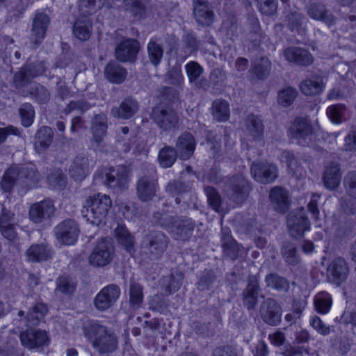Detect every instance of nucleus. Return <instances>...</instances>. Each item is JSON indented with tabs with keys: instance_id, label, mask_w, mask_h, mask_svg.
I'll list each match as a JSON object with an SVG mask.
<instances>
[{
	"instance_id": "nucleus-9",
	"label": "nucleus",
	"mask_w": 356,
	"mask_h": 356,
	"mask_svg": "<svg viewBox=\"0 0 356 356\" xmlns=\"http://www.w3.org/2000/svg\"><path fill=\"white\" fill-rule=\"evenodd\" d=\"M287 227L290 234L295 238L302 236L309 229L310 223L304 208L291 211L287 218Z\"/></svg>"
},
{
	"instance_id": "nucleus-7",
	"label": "nucleus",
	"mask_w": 356,
	"mask_h": 356,
	"mask_svg": "<svg viewBox=\"0 0 356 356\" xmlns=\"http://www.w3.org/2000/svg\"><path fill=\"white\" fill-rule=\"evenodd\" d=\"M47 67L44 61L36 60L25 64L23 67L14 74V84L16 88H22L33 78L42 75Z\"/></svg>"
},
{
	"instance_id": "nucleus-49",
	"label": "nucleus",
	"mask_w": 356,
	"mask_h": 356,
	"mask_svg": "<svg viewBox=\"0 0 356 356\" xmlns=\"http://www.w3.org/2000/svg\"><path fill=\"white\" fill-rule=\"evenodd\" d=\"M270 67L271 63L270 60L266 57H262L253 65L250 71L254 73L258 79H261L266 78L269 74Z\"/></svg>"
},
{
	"instance_id": "nucleus-17",
	"label": "nucleus",
	"mask_w": 356,
	"mask_h": 356,
	"mask_svg": "<svg viewBox=\"0 0 356 356\" xmlns=\"http://www.w3.org/2000/svg\"><path fill=\"white\" fill-rule=\"evenodd\" d=\"M105 184L115 192L122 191L127 186V171L124 166L111 167L105 175Z\"/></svg>"
},
{
	"instance_id": "nucleus-29",
	"label": "nucleus",
	"mask_w": 356,
	"mask_h": 356,
	"mask_svg": "<svg viewBox=\"0 0 356 356\" xmlns=\"http://www.w3.org/2000/svg\"><path fill=\"white\" fill-rule=\"evenodd\" d=\"M90 169L88 159L83 154H79L74 158L70 167L69 172L74 180L81 181L88 175Z\"/></svg>"
},
{
	"instance_id": "nucleus-33",
	"label": "nucleus",
	"mask_w": 356,
	"mask_h": 356,
	"mask_svg": "<svg viewBox=\"0 0 356 356\" xmlns=\"http://www.w3.org/2000/svg\"><path fill=\"white\" fill-rule=\"evenodd\" d=\"M105 78L112 83L120 84L126 79L127 70L115 61L109 62L104 68Z\"/></svg>"
},
{
	"instance_id": "nucleus-48",
	"label": "nucleus",
	"mask_w": 356,
	"mask_h": 356,
	"mask_svg": "<svg viewBox=\"0 0 356 356\" xmlns=\"http://www.w3.org/2000/svg\"><path fill=\"white\" fill-rule=\"evenodd\" d=\"M314 306L317 312L327 313L332 306L331 295L324 291L318 293L314 298Z\"/></svg>"
},
{
	"instance_id": "nucleus-51",
	"label": "nucleus",
	"mask_w": 356,
	"mask_h": 356,
	"mask_svg": "<svg viewBox=\"0 0 356 356\" xmlns=\"http://www.w3.org/2000/svg\"><path fill=\"white\" fill-rule=\"evenodd\" d=\"M348 273L349 268L344 259L342 257L335 259V284L339 285L345 281Z\"/></svg>"
},
{
	"instance_id": "nucleus-28",
	"label": "nucleus",
	"mask_w": 356,
	"mask_h": 356,
	"mask_svg": "<svg viewBox=\"0 0 356 356\" xmlns=\"http://www.w3.org/2000/svg\"><path fill=\"white\" fill-rule=\"evenodd\" d=\"M220 241L224 255L235 260L238 257L241 246L234 239L228 229H222Z\"/></svg>"
},
{
	"instance_id": "nucleus-52",
	"label": "nucleus",
	"mask_w": 356,
	"mask_h": 356,
	"mask_svg": "<svg viewBox=\"0 0 356 356\" xmlns=\"http://www.w3.org/2000/svg\"><path fill=\"white\" fill-rule=\"evenodd\" d=\"M19 113L21 118L22 124L24 127H29L33 124L35 110L30 103L23 104L19 109Z\"/></svg>"
},
{
	"instance_id": "nucleus-59",
	"label": "nucleus",
	"mask_w": 356,
	"mask_h": 356,
	"mask_svg": "<svg viewBox=\"0 0 356 356\" xmlns=\"http://www.w3.org/2000/svg\"><path fill=\"white\" fill-rule=\"evenodd\" d=\"M154 219L156 223L159 224L161 227L165 228L170 232L171 229L174 227L177 220L168 213H161L156 212L154 214Z\"/></svg>"
},
{
	"instance_id": "nucleus-5",
	"label": "nucleus",
	"mask_w": 356,
	"mask_h": 356,
	"mask_svg": "<svg viewBox=\"0 0 356 356\" xmlns=\"http://www.w3.org/2000/svg\"><path fill=\"white\" fill-rule=\"evenodd\" d=\"M108 131V118L100 113L95 114L91 120L90 132L92 137L90 140V147L95 151L104 152L107 145L105 138Z\"/></svg>"
},
{
	"instance_id": "nucleus-30",
	"label": "nucleus",
	"mask_w": 356,
	"mask_h": 356,
	"mask_svg": "<svg viewBox=\"0 0 356 356\" xmlns=\"http://www.w3.org/2000/svg\"><path fill=\"white\" fill-rule=\"evenodd\" d=\"M193 13L196 21L202 26L210 25L213 20V13L209 9L208 0H193Z\"/></svg>"
},
{
	"instance_id": "nucleus-41",
	"label": "nucleus",
	"mask_w": 356,
	"mask_h": 356,
	"mask_svg": "<svg viewBox=\"0 0 356 356\" xmlns=\"http://www.w3.org/2000/svg\"><path fill=\"white\" fill-rule=\"evenodd\" d=\"M300 88L305 95H314L321 93L323 88V78L320 76H314L303 81Z\"/></svg>"
},
{
	"instance_id": "nucleus-42",
	"label": "nucleus",
	"mask_w": 356,
	"mask_h": 356,
	"mask_svg": "<svg viewBox=\"0 0 356 356\" xmlns=\"http://www.w3.org/2000/svg\"><path fill=\"white\" fill-rule=\"evenodd\" d=\"M47 312V307L43 303H37L25 317V323L28 327L39 325Z\"/></svg>"
},
{
	"instance_id": "nucleus-18",
	"label": "nucleus",
	"mask_w": 356,
	"mask_h": 356,
	"mask_svg": "<svg viewBox=\"0 0 356 356\" xmlns=\"http://www.w3.org/2000/svg\"><path fill=\"white\" fill-rule=\"evenodd\" d=\"M140 49V43L136 39H125L115 48V57L120 62H135Z\"/></svg>"
},
{
	"instance_id": "nucleus-15",
	"label": "nucleus",
	"mask_w": 356,
	"mask_h": 356,
	"mask_svg": "<svg viewBox=\"0 0 356 356\" xmlns=\"http://www.w3.org/2000/svg\"><path fill=\"white\" fill-rule=\"evenodd\" d=\"M18 177V185L22 188L31 189L36 187L42 177L34 165L29 164L14 167Z\"/></svg>"
},
{
	"instance_id": "nucleus-35",
	"label": "nucleus",
	"mask_w": 356,
	"mask_h": 356,
	"mask_svg": "<svg viewBox=\"0 0 356 356\" xmlns=\"http://www.w3.org/2000/svg\"><path fill=\"white\" fill-rule=\"evenodd\" d=\"M160 41V38L153 36L147 44L148 58L155 67H157L161 63L163 57L164 49Z\"/></svg>"
},
{
	"instance_id": "nucleus-37",
	"label": "nucleus",
	"mask_w": 356,
	"mask_h": 356,
	"mask_svg": "<svg viewBox=\"0 0 356 356\" xmlns=\"http://www.w3.org/2000/svg\"><path fill=\"white\" fill-rule=\"evenodd\" d=\"M211 115L217 122H226L230 115L229 104L224 99H215L211 108Z\"/></svg>"
},
{
	"instance_id": "nucleus-50",
	"label": "nucleus",
	"mask_w": 356,
	"mask_h": 356,
	"mask_svg": "<svg viewBox=\"0 0 356 356\" xmlns=\"http://www.w3.org/2000/svg\"><path fill=\"white\" fill-rule=\"evenodd\" d=\"M29 93L33 99L39 104H45L50 99L48 90L40 84H34L30 88Z\"/></svg>"
},
{
	"instance_id": "nucleus-1",
	"label": "nucleus",
	"mask_w": 356,
	"mask_h": 356,
	"mask_svg": "<svg viewBox=\"0 0 356 356\" xmlns=\"http://www.w3.org/2000/svg\"><path fill=\"white\" fill-rule=\"evenodd\" d=\"M84 334L99 353H111L118 348L115 334L97 321H90L84 328Z\"/></svg>"
},
{
	"instance_id": "nucleus-54",
	"label": "nucleus",
	"mask_w": 356,
	"mask_h": 356,
	"mask_svg": "<svg viewBox=\"0 0 356 356\" xmlns=\"http://www.w3.org/2000/svg\"><path fill=\"white\" fill-rule=\"evenodd\" d=\"M91 108L90 104L86 99L72 100L67 105L65 108V113L69 114L76 111L80 114H83Z\"/></svg>"
},
{
	"instance_id": "nucleus-25",
	"label": "nucleus",
	"mask_w": 356,
	"mask_h": 356,
	"mask_svg": "<svg viewBox=\"0 0 356 356\" xmlns=\"http://www.w3.org/2000/svg\"><path fill=\"white\" fill-rule=\"evenodd\" d=\"M285 59L296 65L309 66L314 63V58L310 52L303 48L290 47L284 50Z\"/></svg>"
},
{
	"instance_id": "nucleus-8",
	"label": "nucleus",
	"mask_w": 356,
	"mask_h": 356,
	"mask_svg": "<svg viewBox=\"0 0 356 356\" xmlns=\"http://www.w3.org/2000/svg\"><path fill=\"white\" fill-rule=\"evenodd\" d=\"M54 234L60 243L67 245H73L76 242L79 236V225L74 220H65L54 227Z\"/></svg>"
},
{
	"instance_id": "nucleus-44",
	"label": "nucleus",
	"mask_w": 356,
	"mask_h": 356,
	"mask_svg": "<svg viewBox=\"0 0 356 356\" xmlns=\"http://www.w3.org/2000/svg\"><path fill=\"white\" fill-rule=\"evenodd\" d=\"M115 236L118 242L129 253L134 250V238L123 226L118 225L115 229Z\"/></svg>"
},
{
	"instance_id": "nucleus-20",
	"label": "nucleus",
	"mask_w": 356,
	"mask_h": 356,
	"mask_svg": "<svg viewBox=\"0 0 356 356\" xmlns=\"http://www.w3.org/2000/svg\"><path fill=\"white\" fill-rule=\"evenodd\" d=\"M261 291L259 278L257 275H250L248 284L242 293L243 306L248 310L254 309L258 304V296Z\"/></svg>"
},
{
	"instance_id": "nucleus-10",
	"label": "nucleus",
	"mask_w": 356,
	"mask_h": 356,
	"mask_svg": "<svg viewBox=\"0 0 356 356\" xmlns=\"http://www.w3.org/2000/svg\"><path fill=\"white\" fill-rule=\"evenodd\" d=\"M292 138L302 146L309 145L313 138V128L305 118H297L290 128Z\"/></svg>"
},
{
	"instance_id": "nucleus-40",
	"label": "nucleus",
	"mask_w": 356,
	"mask_h": 356,
	"mask_svg": "<svg viewBox=\"0 0 356 356\" xmlns=\"http://www.w3.org/2000/svg\"><path fill=\"white\" fill-rule=\"evenodd\" d=\"M308 15L316 20L324 22L328 26L332 24V16L321 3H311L307 10Z\"/></svg>"
},
{
	"instance_id": "nucleus-16",
	"label": "nucleus",
	"mask_w": 356,
	"mask_h": 356,
	"mask_svg": "<svg viewBox=\"0 0 356 356\" xmlns=\"http://www.w3.org/2000/svg\"><path fill=\"white\" fill-rule=\"evenodd\" d=\"M250 170L253 178L261 184H270L274 181L278 175L277 168L268 162H254Z\"/></svg>"
},
{
	"instance_id": "nucleus-14",
	"label": "nucleus",
	"mask_w": 356,
	"mask_h": 356,
	"mask_svg": "<svg viewBox=\"0 0 356 356\" xmlns=\"http://www.w3.org/2000/svg\"><path fill=\"white\" fill-rule=\"evenodd\" d=\"M259 314L263 321L269 325L276 326L281 322L282 308L274 298H268L261 302Z\"/></svg>"
},
{
	"instance_id": "nucleus-57",
	"label": "nucleus",
	"mask_w": 356,
	"mask_h": 356,
	"mask_svg": "<svg viewBox=\"0 0 356 356\" xmlns=\"http://www.w3.org/2000/svg\"><path fill=\"white\" fill-rule=\"evenodd\" d=\"M257 6L261 14L273 16L277 13V2L275 0H258Z\"/></svg>"
},
{
	"instance_id": "nucleus-64",
	"label": "nucleus",
	"mask_w": 356,
	"mask_h": 356,
	"mask_svg": "<svg viewBox=\"0 0 356 356\" xmlns=\"http://www.w3.org/2000/svg\"><path fill=\"white\" fill-rule=\"evenodd\" d=\"M215 275L211 270L204 271L197 282V289L200 291L209 290L213 285Z\"/></svg>"
},
{
	"instance_id": "nucleus-26",
	"label": "nucleus",
	"mask_w": 356,
	"mask_h": 356,
	"mask_svg": "<svg viewBox=\"0 0 356 356\" xmlns=\"http://www.w3.org/2000/svg\"><path fill=\"white\" fill-rule=\"evenodd\" d=\"M139 110L138 102L131 97L124 98L119 106L113 107L111 113L115 118L122 120L131 118Z\"/></svg>"
},
{
	"instance_id": "nucleus-19",
	"label": "nucleus",
	"mask_w": 356,
	"mask_h": 356,
	"mask_svg": "<svg viewBox=\"0 0 356 356\" xmlns=\"http://www.w3.org/2000/svg\"><path fill=\"white\" fill-rule=\"evenodd\" d=\"M50 24L49 17L44 12L38 11L32 21L31 41L36 46L44 40Z\"/></svg>"
},
{
	"instance_id": "nucleus-31",
	"label": "nucleus",
	"mask_w": 356,
	"mask_h": 356,
	"mask_svg": "<svg viewBox=\"0 0 356 356\" xmlns=\"http://www.w3.org/2000/svg\"><path fill=\"white\" fill-rule=\"evenodd\" d=\"M54 138V131L48 126H42L35 134L34 147L38 153L44 152L51 145Z\"/></svg>"
},
{
	"instance_id": "nucleus-38",
	"label": "nucleus",
	"mask_w": 356,
	"mask_h": 356,
	"mask_svg": "<svg viewBox=\"0 0 356 356\" xmlns=\"http://www.w3.org/2000/svg\"><path fill=\"white\" fill-rule=\"evenodd\" d=\"M281 254L285 263L291 266H296L301 262V257L297 245L292 242L284 243L281 248Z\"/></svg>"
},
{
	"instance_id": "nucleus-27",
	"label": "nucleus",
	"mask_w": 356,
	"mask_h": 356,
	"mask_svg": "<svg viewBox=\"0 0 356 356\" xmlns=\"http://www.w3.org/2000/svg\"><path fill=\"white\" fill-rule=\"evenodd\" d=\"M195 145L193 136L188 132H184L177 138L175 149L181 159L188 160L193 154Z\"/></svg>"
},
{
	"instance_id": "nucleus-56",
	"label": "nucleus",
	"mask_w": 356,
	"mask_h": 356,
	"mask_svg": "<svg viewBox=\"0 0 356 356\" xmlns=\"http://www.w3.org/2000/svg\"><path fill=\"white\" fill-rule=\"evenodd\" d=\"M287 26L292 32H298L303 24L304 17L298 12H291L286 16Z\"/></svg>"
},
{
	"instance_id": "nucleus-22",
	"label": "nucleus",
	"mask_w": 356,
	"mask_h": 356,
	"mask_svg": "<svg viewBox=\"0 0 356 356\" xmlns=\"http://www.w3.org/2000/svg\"><path fill=\"white\" fill-rule=\"evenodd\" d=\"M167 244V238L164 234L161 232H153L144 237L141 245L158 257L165 251Z\"/></svg>"
},
{
	"instance_id": "nucleus-24",
	"label": "nucleus",
	"mask_w": 356,
	"mask_h": 356,
	"mask_svg": "<svg viewBox=\"0 0 356 356\" xmlns=\"http://www.w3.org/2000/svg\"><path fill=\"white\" fill-rule=\"evenodd\" d=\"M20 341L25 348L33 349L44 346L49 341L45 331L27 330L19 335Z\"/></svg>"
},
{
	"instance_id": "nucleus-62",
	"label": "nucleus",
	"mask_w": 356,
	"mask_h": 356,
	"mask_svg": "<svg viewBox=\"0 0 356 356\" xmlns=\"http://www.w3.org/2000/svg\"><path fill=\"white\" fill-rule=\"evenodd\" d=\"M75 289V284L72 280L65 276H60L56 280V290L63 293H72Z\"/></svg>"
},
{
	"instance_id": "nucleus-13",
	"label": "nucleus",
	"mask_w": 356,
	"mask_h": 356,
	"mask_svg": "<svg viewBox=\"0 0 356 356\" xmlns=\"http://www.w3.org/2000/svg\"><path fill=\"white\" fill-rule=\"evenodd\" d=\"M120 295V287L114 284L104 286L94 299L95 307L99 311H105L111 307Z\"/></svg>"
},
{
	"instance_id": "nucleus-6",
	"label": "nucleus",
	"mask_w": 356,
	"mask_h": 356,
	"mask_svg": "<svg viewBox=\"0 0 356 356\" xmlns=\"http://www.w3.org/2000/svg\"><path fill=\"white\" fill-rule=\"evenodd\" d=\"M115 254V248L110 238L97 241L89 256V263L94 266L104 267L109 264Z\"/></svg>"
},
{
	"instance_id": "nucleus-23",
	"label": "nucleus",
	"mask_w": 356,
	"mask_h": 356,
	"mask_svg": "<svg viewBox=\"0 0 356 356\" xmlns=\"http://www.w3.org/2000/svg\"><path fill=\"white\" fill-rule=\"evenodd\" d=\"M264 125L259 116L251 114L246 117L243 131L248 140L261 141L264 138Z\"/></svg>"
},
{
	"instance_id": "nucleus-34",
	"label": "nucleus",
	"mask_w": 356,
	"mask_h": 356,
	"mask_svg": "<svg viewBox=\"0 0 356 356\" xmlns=\"http://www.w3.org/2000/svg\"><path fill=\"white\" fill-rule=\"evenodd\" d=\"M270 200L276 211L284 213L289 209L287 191L281 187H274L270 192Z\"/></svg>"
},
{
	"instance_id": "nucleus-45",
	"label": "nucleus",
	"mask_w": 356,
	"mask_h": 356,
	"mask_svg": "<svg viewBox=\"0 0 356 356\" xmlns=\"http://www.w3.org/2000/svg\"><path fill=\"white\" fill-rule=\"evenodd\" d=\"M191 190V186L180 181L174 180L170 182L165 188L166 192L171 196H177L175 202L179 204L181 202V197L184 193H186Z\"/></svg>"
},
{
	"instance_id": "nucleus-63",
	"label": "nucleus",
	"mask_w": 356,
	"mask_h": 356,
	"mask_svg": "<svg viewBox=\"0 0 356 356\" xmlns=\"http://www.w3.org/2000/svg\"><path fill=\"white\" fill-rule=\"evenodd\" d=\"M204 192L207 197V200L211 207L217 211L220 207L221 199L218 192L211 186H206Z\"/></svg>"
},
{
	"instance_id": "nucleus-36",
	"label": "nucleus",
	"mask_w": 356,
	"mask_h": 356,
	"mask_svg": "<svg viewBox=\"0 0 356 356\" xmlns=\"http://www.w3.org/2000/svg\"><path fill=\"white\" fill-rule=\"evenodd\" d=\"M195 222L191 220H177L170 232L177 240L186 241L192 235Z\"/></svg>"
},
{
	"instance_id": "nucleus-60",
	"label": "nucleus",
	"mask_w": 356,
	"mask_h": 356,
	"mask_svg": "<svg viewBox=\"0 0 356 356\" xmlns=\"http://www.w3.org/2000/svg\"><path fill=\"white\" fill-rule=\"evenodd\" d=\"M183 42L186 50V56L190 55L198 50L200 42L196 39L192 33H188L183 37Z\"/></svg>"
},
{
	"instance_id": "nucleus-2",
	"label": "nucleus",
	"mask_w": 356,
	"mask_h": 356,
	"mask_svg": "<svg viewBox=\"0 0 356 356\" xmlns=\"http://www.w3.org/2000/svg\"><path fill=\"white\" fill-rule=\"evenodd\" d=\"M108 0H82L79 5V11L82 15L74 22L73 33L82 41L88 40L92 30V20L88 15L95 13L98 10L106 6Z\"/></svg>"
},
{
	"instance_id": "nucleus-11",
	"label": "nucleus",
	"mask_w": 356,
	"mask_h": 356,
	"mask_svg": "<svg viewBox=\"0 0 356 356\" xmlns=\"http://www.w3.org/2000/svg\"><path fill=\"white\" fill-rule=\"evenodd\" d=\"M152 119L159 128L164 131L175 129L179 121L178 115L172 108L162 106L153 109Z\"/></svg>"
},
{
	"instance_id": "nucleus-46",
	"label": "nucleus",
	"mask_w": 356,
	"mask_h": 356,
	"mask_svg": "<svg viewBox=\"0 0 356 356\" xmlns=\"http://www.w3.org/2000/svg\"><path fill=\"white\" fill-rule=\"evenodd\" d=\"M185 70L189 82L194 83L197 88H201V81L198 79L204 72L203 67L197 62L191 61L185 65Z\"/></svg>"
},
{
	"instance_id": "nucleus-3",
	"label": "nucleus",
	"mask_w": 356,
	"mask_h": 356,
	"mask_svg": "<svg viewBox=\"0 0 356 356\" xmlns=\"http://www.w3.org/2000/svg\"><path fill=\"white\" fill-rule=\"evenodd\" d=\"M111 205L112 202L108 195L99 193L85 200L81 213L88 222L99 225L105 220Z\"/></svg>"
},
{
	"instance_id": "nucleus-4",
	"label": "nucleus",
	"mask_w": 356,
	"mask_h": 356,
	"mask_svg": "<svg viewBox=\"0 0 356 356\" xmlns=\"http://www.w3.org/2000/svg\"><path fill=\"white\" fill-rule=\"evenodd\" d=\"M224 191L229 200L241 204L248 198L251 187L242 175H236L227 179Z\"/></svg>"
},
{
	"instance_id": "nucleus-39",
	"label": "nucleus",
	"mask_w": 356,
	"mask_h": 356,
	"mask_svg": "<svg viewBox=\"0 0 356 356\" xmlns=\"http://www.w3.org/2000/svg\"><path fill=\"white\" fill-rule=\"evenodd\" d=\"M265 282L266 287L279 292H287L290 289V282L284 277L276 273H271L266 275Z\"/></svg>"
},
{
	"instance_id": "nucleus-47",
	"label": "nucleus",
	"mask_w": 356,
	"mask_h": 356,
	"mask_svg": "<svg viewBox=\"0 0 356 356\" xmlns=\"http://www.w3.org/2000/svg\"><path fill=\"white\" fill-rule=\"evenodd\" d=\"M16 170L12 167L8 168L3 174L1 186L2 190L6 193L12 191L15 185H18V177H17Z\"/></svg>"
},
{
	"instance_id": "nucleus-61",
	"label": "nucleus",
	"mask_w": 356,
	"mask_h": 356,
	"mask_svg": "<svg viewBox=\"0 0 356 356\" xmlns=\"http://www.w3.org/2000/svg\"><path fill=\"white\" fill-rule=\"evenodd\" d=\"M343 185L349 195L356 199V170L350 171L346 175Z\"/></svg>"
},
{
	"instance_id": "nucleus-32",
	"label": "nucleus",
	"mask_w": 356,
	"mask_h": 356,
	"mask_svg": "<svg viewBox=\"0 0 356 356\" xmlns=\"http://www.w3.org/2000/svg\"><path fill=\"white\" fill-rule=\"evenodd\" d=\"M52 249L47 245L33 244L26 252L27 260L32 262L47 261L51 258Z\"/></svg>"
},
{
	"instance_id": "nucleus-58",
	"label": "nucleus",
	"mask_w": 356,
	"mask_h": 356,
	"mask_svg": "<svg viewBox=\"0 0 356 356\" xmlns=\"http://www.w3.org/2000/svg\"><path fill=\"white\" fill-rule=\"evenodd\" d=\"M124 8L134 16H141L145 12L142 0H123Z\"/></svg>"
},
{
	"instance_id": "nucleus-12",
	"label": "nucleus",
	"mask_w": 356,
	"mask_h": 356,
	"mask_svg": "<svg viewBox=\"0 0 356 356\" xmlns=\"http://www.w3.org/2000/svg\"><path fill=\"white\" fill-rule=\"evenodd\" d=\"M56 208L51 199H44L33 204L29 209V217L34 223L48 221L54 216Z\"/></svg>"
},
{
	"instance_id": "nucleus-43",
	"label": "nucleus",
	"mask_w": 356,
	"mask_h": 356,
	"mask_svg": "<svg viewBox=\"0 0 356 356\" xmlns=\"http://www.w3.org/2000/svg\"><path fill=\"white\" fill-rule=\"evenodd\" d=\"M177 152L172 146L165 145L160 149L158 154V161L163 168H168L172 166L176 161Z\"/></svg>"
},
{
	"instance_id": "nucleus-55",
	"label": "nucleus",
	"mask_w": 356,
	"mask_h": 356,
	"mask_svg": "<svg viewBox=\"0 0 356 356\" xmlns=\"http://www.w3.org/2000/svg\"><path fill=\"white\" fill-rule=\"evenodd\" d=\"M298 95L297 90L292 88L288 87L283 89L278 93V103L283 106L291 105Z\"/></svg>"
},
{
	"instance_id": "nucleus-53",
	"label": "nucleus",
	"mask_w": 356,
	"mask_h": 356,
	"mask_svg": "<svg viewBox=\"0 0 356 356\" xmlns=\"http://www.w3.org/2000/svg\"><path fill=\"white\" fill-rule=\"evenodd\" d=\"M143 287L140 284L131 282L129 289L130 303L134 307H139L143 300Z\"/></svg>"
},
{
	"instance_id": "nucleus-21",
	"label": "nucleus",
	"mask_w": 356,
	"mask_h": 356,
	"mask_svg": "<svg viewBox=\"0 0 356 356\" xmlns=\"http://www.w3.org/2000/svg\"><path fill=\"white\" fill-rule=\"evenodd\" d=\"M157 180L152 175H143L136 183V193L140 200L149 202L156 195Z\"/></svg>"
}]
</instances>
